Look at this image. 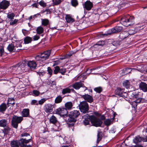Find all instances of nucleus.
Instances as JSON below:
<instances>
[{"instance_id": "nucleus-21", "label": "nucleus", "mask_w": 147, "mask_h": 147, "mask_svg": "<svg viewBox=\"0 0 147 147\" xmlns=\"http://www.w3.org/2000/svg\"><path fill=\"white\" fill-rule=\"evenodd\" d=\"M65 19L66 22L68 23H71L74 21V19L73 18L69 15H67L66 16Z\"/></svg>"}, {"instance_id": "nucleus-63", "label": "nucleus", "mask_w": 147, "mask_h": 147, "mask_svg": "<svg viewBox=\"0 0 147 147\" xmlns=\"http://www.w3.org/2000/svg\"><path fill=\"white\" fill-rule=\"evenodd\" d=\"M15 71L16 72V73H17L18 72V64H16V65L14 66Z\"/></svg>"}, {"instance_id": "nucleus-6", "label": "nucleus", "mask_w": 147, "mask_h": 147, "mask_svg": "<svg viewBox=\"0 0 147 147\" xmlns=\"http://www.w3.org/2000/svg\"><path fill=\"white\" fill-rule=\"evenodd\" d=\"M90 120L93 125L96 127L100 126L102 123L100 119L93 116H91Z\"/></svg>"}, {"instance_id": "nucleus-47", "label": "nucleus", "mask_w": 147, "mask_h": 147, "mask_svg": "<svg viewBox=\"0 0 147 147\" xmlns=\"http://www.w3.org/2000/svg\"><path fill=\"white\" fill-rule=\"evenodd\" d=\"M46 100L45 98H43L42 99L38 101V105H42L45 101Z\"/></svg>"}, {"instance_id": "nucleus-43", "label": "nucleus", "mask_w": 147, "mask_h": 147, "mask_svg": "<svg viewBox=\"0 0 147 147\" xmlns=\"http://www.w3.org/2000/svg\"><path fill=\"white\" fill-rule=\"evenodd\" d=\"M15 15L13 13H9L7 14V17L10 20L13 19Z\"/></svg>"}, {"instance_id": "nucleus-45", "label": "nucleus", "mask_w": 147, "mask_h": 147, "mask_svg": "<svg viewBox=\"0 0 147 147\" xmlns=\"http://www.w3.org/2000/svg\"><path fill=\"white\" fill-rule=\"evenodd\" d=\"M33 93L34 96H37L40 94V92L37 90H34L33 91Z\"/></svg>"}, {"instance_id": "nucleus-28", "label": "nucleus", "mask_w": 147, "mask_h": 147, "mask_svg": "<svg viewBox=\"0 0 147 147\" xmlns=\"http://www.w3.org/2000/svg\"><path fill=\"white\" fill-rule=\"evenodd\" d=\"M7 108L5 104L3 103L0 105V111L3 112L5 111Z\"/></svg>"}, {"instance_id": "nucleus-50", "label": "nucleus", "mask_w": 147, "mask_h": 147, "mask_svg": "<svg viewBox=\"0 0 147 147\" xmlns=\"http://www.w3.org/2000/svg\"><path fill=\"white\" fill-rule=\"evenodd\" d=\"M59 72L61 73L62 75H64L66 72V69L65 68L60 69Z\"/></svg>"}, {"instance_id": "nucleus-64", "label": "nucleus", "mask_w": 147, "mask_h": 147, "mask_svg": "<svg viewBox=\"0 0 147 147\" xmlns=\"http://www.w3.org/2000/svg\"><path fill=\"white\" fill-rule=\"evenodd\" d=\"M59 62L58 61H55V62L54 63V64L53 65V66H55L56 65H57L58 64H59Z\"/></svg>"}, {"instance_id": "nucleus-9", "label": "nucleus", "mask_w": 147, "mask_h": 147, "mask_svg": "<svg viewBox=\"0 0 147 147\" xmlns=\"http://www.w3.org/2000/svg\"><path fill=\"white\" fill-rule=\"evenodd\" d=\"M26 63L25 61H23L22 62L18 64V72L16 74L22 73L24 69V67L26 65Z\"/></svg>"}, {"instance_id": "nucleus-5", "label": "nucleus", "mask_w": 147, "mask_h": 147, "mask_svg": "<svg viewBox=\"0 0 147 147\" xmlns=\"http://www.w3.org/2000/svg\"><path fill=\"white\" fill-rule=\"evenodd\" d=\"M21 136L25 137L24 138H22L20 140V142L21 143H28L32 140V137L28 133H23L21 134Z\"/></svg>"}, {"instance_id": "nucleus-19", "label": "nucleus", "mask_w": 147, "mask_h": 147, "mask_svg": "<svg viewBox=\"0 0 147 147\" xmlns=\"http://www.w3.org/2000/svg\"><path fill=\"white\" fill-rule=\"evenodd\" d=\"M140 88L144 91H147V84L144 82H141L140 85Z\"/></svg>"}, {"instance_id": "nucleus-32", "label": "nucleus", "mask_w": 147, "mask_h": 147, "mask_svg": "<svg viewBox=\"0 0 147 147\" xmlns=\"http://www.w3.org/2000/svg\"><path fill=\"white\" fill-rule=\"evenodd\" d=\"M70 89L68 88H67L63 89L62 93L63 94H64L66 93H70Z\"/></svg>"}, {"instance_id": "nucleus-24", "label": "nucleus", "mask_w": 147, "mask_h": 147, "mask_svg": "<svg viewBox=\"0 0 147 147\" xmlns=\"http://www.w3.org/2000/svg\"><path fill=\"white\" fill-rule=\"evenodd\" d=\"M114 119V117H113L112 119H105L104 121L105 124L107 126L110 125L112 123Z\"/></svg>"}, {"instance_id": "nucleus-7", "label": "nucleus", "mask_w": 147, "mask_h": 147, "mask_svg": "<svg viewBox=\"0 0 147 147\" xmlns=\"http://www.w3.org/2000/svg\"><path fill=\"white\" fill-rule=\"evenodd\" d=\"M79 108L81 112L84 113H86L89 109L88 104L85 101L80 103Z\"/></svg>"}, {"instance_id": "nucleus-35", "label": "nucleus", "mask_w": 147, "mask_h": 147, "mask_svg": "<svg viewBox=\"0 0 147 147\" xmlns=\"http://www.w3.org/2000/svg\"><path fill=\"white\" fill-rule=\"evenodd\" d=\"M49 21L47 19H42V24L44 26L47 25L49 23Z\"/></svg>"}, {"instance_id": "nucleus-29", "label": "nucleus", "mask_w": 147, "mask_h": 147, "mask_svg": "<svg viewBox=\"0 0 147 147\" xmlns=\"http://www.w3.org/2000/svg\"><path fill=\"white\" fill-rule=\"evenodd\" d=\"M57 121L56 118L53 115L50 118V123L55 124L56 123Z\"/></svg>"}, {"instance_id": "nucleus-22", "label": "nucleus", "mask_w": 147, "mask_h": 147, "mask_svg": "<svg viewBox=\"0 0 147 147\" xmlns=\"http://www.w3.org/2000/svg\"><path fill=\"white\" fill-rule=\"evenodd\" d=\"M29 111L28 109H24L22 111V115L23 117H27L29 115Z\"/></svg>"}, {"instance_id": "nucleus-20", "label": "nucleus", "mask_w": 147, "mask_h": 147, "mask_svg": "<svg viewBox=\"0 0 147 147\" xmlns=\"http://www.w3.org/2000/svg\"><path fill=\"white\" fill-rule=\"evenodd\" d=\"M83 84L81 82H76L73 85L72 87L76 89H78L81 87H83Z\"/></svg>"}, {"instance_id": "nucleus-54", "label": "nucleus", "mask_w": 147, "mask_h": 147, "mask_svg": "<svg viewBox=\"0 0 147 147\" xmlns=\"http://www.w3.org/2000/svg\"><path fill=\"white\" fill-rule=\"evenodd\" d=\"M49 74L51 76L52 74L53 71L50 67H48L47 68Z\"/></svg>"}, {"instance_id": "nucleus-49", "label": "nucleus", "mask_w": 147, "mask_h": 147, "mask_svg": "<svg viewBox=\"0 0 147 147\" xmlns=\"http://www.w3.org/2000/svg\"><path fill=\"white\" fill-rule=\"evenodd\" d=\"M105 44V42L103 41H100L96 43V45L99 46H102Z\"/></svg>"}, {"instance_id": "nucleus-53", "label": "nucleus", "mask_w": 147, "mask_h": 147, "mask_svg": "<svg viewBox=\"0 0 147 147\" xmlns=\"http://www.w3.org/2000/svg\"><path fill=\"white\" fill-rule=\"evenodd\" d=\"M31 104L32 105H38V102L37 101L35 100H32L31 102Z\"/></svg>"}, {"instance_id": "nucleus-4", "label": "nucleus", "mask_w": 147, "mask_h": 147, "mask_svg": "<svg viewBox=\"0 0 147 147\" xmlns=\"http://www.w3.org/2000/svg\"><path fill=\"white\" fill-rule=\"evenodd\" d=\"M23 119L22 117H18L16 115L13 116L12 121V125L13 127L15 128H17L18 124L20 123Z\"/></svg>"}, {"instance_id": "nucleus-40", "label": "nucleus", "mask_w": 147, "mask_h": 147, "mask_svg": "<svg viewBox=\"0 0 147 147\" xmlns=\"http://www.w3.org/2000/svg\"><path fill=\"white\" fill-rule=\"evenodd\" d=\"M128 34L127 32H124L123 33L121 34L120 36H122V38L124 39L127 37L128 36Z\"/></svg>"}, {"instance_id": "nucleus-17", "label": "nucleus", "mask_w": 147, "mask_h": 147, "mask_svg": "<svg viewBox=\"0 0 147 147\" xmlns=\"http://www.w3.org/2000/svg\"><path fill=\"white\" fill-rule=\"evenodd\" d=\"M85 100H86L88 102L91 103L93 101V99L92 96L88 94H85L82 96Z\"/></svg>"}, {"instance_id": "nucleus-26", "label": "nucleus", "mask_w": 147, "mask_h": 147, "mask_svg": "<svg viewBox=\"0 0 147 147\" xmlns=\"http://www.w3.org/2000/svg\"><path fill=\"white\" fill-rule=\"evenodd\" d=\"M7 124V121L5 119H2L0 120V126L1 127H6Z\"/></svg>"}, {"instance_id": "nucleus-31", "label": "nucleus", "mask_w": 147, "mask_h": 147, "mask_svg": "<svg viewBox=\"0 0 147 147\" xmlns=\"http://www.w3.org/2000/svg\"><path fill=\"white\" fill-rule=\"evenodd\" d=\"M32 40V38L31 37L27 36L24 39V43L26 44H28L31 42Z\"/></svg>"}, {"instance_id": "nucleus-25", "label": "nucleus", "mask_w": 147, "mask_h": 147, "mask_svg": "<svg viewBox=\"0 0 147 147\" xmlns=\"http://www.w3.org/2000/svg\"><path fill=\"white\" fill-rule=\"evenodd\" d=\"M7 49L10 52H14L16 51L15 47L12 44H9L8 46Z\"/></svg>"}, {"instance_id": "nucleus-33", "label": "nucleus", "mask_w": 147, "mask_h": 147, "mask_svg": "<svg viewBox=\"0 0 147 147\" xmlns=\"http://www.w3.org/2000/svg\"><path fill=\"white\" fill-rule=\"evenodd\" d=\"M37 33L38 34H40L43 33L44 29L42 27L39 26L36 29Z\"/></svg>"}, {"instance_id": "nucleus-44", "label": "nucleus", "mask_w": 147, "mask_h": 147, "mask_svg": "<svg viewBox=\"0 0 147 147\" xmlns=\"http://www.w3.org/2000/svg\"><path fill=\"white\" fill-rule=\"evenodd\" d=\"M39 4L43 7H45L46 6V3L43 0H41L39 3Z\"/></svg>"}, {"instance_id": "nucleus-16", "label": "nucleus", "mask_w": 147, "mask_h": 147, "mask_svg": "<svg viewBox=\"0 0 147 147\" xmlns=\"http://www.w3.org/2000/svg\"><path fill=\"white\" fill-rule=\"evenodd\" d=\"M53 106L51 104H46L45 105V109L46 112L50 113L53 110Z\"/></svg>"}, {"instance_id": "nucleus-51", "label": "nucleus", "mask_w": 147, "mask_h": 147, "mask_svg": "<svg viewBox=\"0 0 147 147\" xmlns=\"http://www.w3.org/2000/svg\"><path fill=\"white\" fill-rule=\"evenodd\" d=\"M73 54V52H69L66 55H65V57L63 59H65L70 57L71 56H72Z\"/></svg>"}, {"instance_id": "nucleus-1", "label": "nucleus", "mask_w": 147, "mask_h": 147, "mask_svg": "<svg viewBox=\"0 0 147 147\" xmlns=\"http://www.w3.org/2000/svg\"><path fill=\"white\" fill-rule=\"evenodd\" d=\"M80 115L79 111L74 110L70 112L69 118L67 120V123L69 127H70L74 126V123L76 121V118Z\"/></svg>"}, {"instance_id": "nucleus-62", "label": "nucleus", "mask_w": 147, "mask_h": 147, "mask_svg": "<svg viewBox=\"0 0 147 147\" xmlns=\"http://www.w3.org/2000/svg\"><path fill=\"white\" fill-rule=\"evenodd\" d=\"M111 33H117L116 30L115 28H112L111 30Z\"/></svg>"}, {"instance_id": "nucleus-46", "label": "nucleus", "mask_w": 147, "mask_h": 147, "mask_svg": "<svg viewBox=\"0 0 147 147\" xmlns=\"http://www.w3.org/2000/svg\"><path fill=\"white\" fill-rule=\"evenodd\" d=\"M94 90L96 92L99 93L102 91V89L100 87H97L94 89Z\"/></svg>"}, {"instance_id": "nucleus-48", "label": "nucleus", "mask_w": 147, "mask_h": 147, "mask_svg": "<svg viewBox=\"0 0 147 147\" xmlns=\"http://www.w3.org/2000/svg\"><path fill=\"white\" fill-rule=\"evenodd\" d=\"M53 4L54 5H57L59 4L61 2V0H53Z\"/></svg>"}, {"instance_id": "nucleus-23", "label": "nucleus", "mask_w": 147, "mask_h": 147, "mask_svg": "<svg viewBox=\"0 0 147 147\" xmlns=\"http://www.w3.org/2000/svg\"><path fill=\"white\" fill-rule=\"evenodd\" d=\"M65 109L67 110L71 109L73 106L72 102H68L66 103L65 105Z\"/></svg>"}, {"instance_id": "nucleus-59", "label": "nucleus", "mask_w": 147, "mask_h": 147, "mask_svg": "<svg viewBox=\"0 0 147 147\" xmlns=\"http://www.w3.org/2000/svg\"><path fill=\"white\" fill-rule=\"evenodd\" d=\"M39 38V37L37 35L34 36L33 37V39L34 40H36Z\"/></svg>"}, {"instance_id": "nucleus-10", "label": "nucleus", "mask_w": 147, "mask_h": 147, "mask_svg": "<svg viewBox=\"0 0 147 147\" xmlns=\"http://www.w3.org/2000/svg\"><path fill=\"white\" fill-rule=\"evenodd\" d=\"M56 113L61 116L65 117L67 114V110L64 108H59L56 109Z\"/></svg>"}, {"instance_id": "nucleus-37", "label": "nucleus", "mask_w": 147, "mask_h": 147, "mask_svg": "<svg viewBox=\"0 0 147 147\" xmlns=\"http://www.w3.org/2000/svg\"><path fill=\"white\" fill-rule=\"evenodd\" d=\"M15 68L14 66H13L11 67L9 69V70L10 72L12 74H16V72L15 70Z\"/></svg>"}, {"instance_id": "nucleus-41", "label": "nucleus", "mask_w": 147, "mask_h": 147, "mask_svg": "<svg viewBox=\"0 0 147 147\" xmlns=\"http://www.w3.org/2000/svg\"><path fill=\"white\" fill-rule=\"evenodd\" d=\"M129 82L127 80H126L124 81L123 83V86L126 88H127L129 87Z\"/></svg>"}, {"instance_id": "nucleus-42", "label": "nucleus", "mask_w": 147, "mask_h": 147, "mask_svg": "<svg viewBox=\"0 0 147 147\" xmlns=\"http://www.w3.org/2000/svg\"><path fill=\"white\" fill-rule=\"evenodd\" d=\"M55 69L54 70V73L55 74H57L59 72L60 68L58 66H56L54 67Z\"/></svg>"}, {"instance_id": "nucleus-30", "label": "nucleus", "mask_w": 147, "mask_h": 147, "mask_svg": "<svg viewBox=\"0 0 147 147\" xmlns=\"http://www.w3.org/2000/svg\"><path fill=\"white\" fill-rule=\"evenodd\" d=\"M62 97L60 95L58 96L55 99V102L56 103H60L62 101Z\"/></svg>"}, {"instance_id": "nucleus-3", "label": "nucleus", "mask_w": 147, "mask_h": 147, "mask_svg": "<svg viewBox=\"0 0 147 147\" xmlns=\"http://www.w3.org/2000/svg\"><path fill=\"white\" fill-rule=\"evenodd\" d=\"M50 54V51L48 50L42 53L40 55H37L35 59L37 61H39L40 63L42 64V62L48 59Z\"/></svg>"}, {"instance_id": "nucleus-55", "label": "nucleus", "mask_w": 147, "mask_h": 147, "mask_svg": "<svg viewBox=\"0 0 147 147\" xmlns=\"http://www.w3.org/2000/svg\"><path fill=\"white\" fill-rule=\"evenodd\" d=\"M18 21V20L15 19L13 21L10 22V25H13L16 24Z\"/></svg>"}, {"instance_id": "nucleus-27", "label": "nucleus", "mask_w": 147, "mask_h": 147, "mask_svg": "<svg viewBox=\"0 0 147 147\" xmlns=\"http://www.w3.org/2000/svg\"><path fill=\"white\" fill-rule=\"evenodd\" d=\"M142 139L141 137L139 136H138L135 137V138L133 140V142L135 144H137L138 142H140Z\"/></svg>"}, {"instance_id": "nucleus-11", "label": "nucleus", "mask_w": 147, "mask_h": 147, "mask_svg": "<svg viewBox=\"0 0 147 147\" xmlns=\"http://www.w3.org/2000/svg\"><path fill=\"white\" fill-rule=\"evenodd\" d=\"M9 3L7 1L3 0L0 3V10H5L7 9L9 6Z\"/></svg>"}, {"instance_id": "nucleus-61", "label": "nucleus", "mask_w": 147, "mask_h": 147, "mask_svg": "<svg viewBox=\"0 0 147 147\" xmlns=\"http://www.w3.org/2000/svg\"><path fill=\"white\" fill-rule=\"evenodd\" d=\"M38 4L37 3H35L32 5V6L33 7H35L36 8L38 7Z\"/></svg>"}, {"instance_id": "nucleus-58", "label": "nucleus", "mask_w": 147, "mask_h": 147, "mask_svg": "<svg viewBox=\"0 0 147 147\" xmlns=\"http://www.w3.org/2000/svg\"><path fill=\"white\" fill-rule=\"evenodd\" d=\"M128 34L130 35H132L134 34L135 32H134V31L133 30H130L128 32Z\"/></svg>"}, {"instance_id": "nucleus-8", "label": "nucleus", "mask_w": 147, "mask_h": 147, "mask_svg": "<svg viewBox=\"0 0 147 147\" xmlns=\"http://www.w3.org/2000/svg\"><path fill=\"white\" fill-rule=\"evenodd\" d=\"M115 94L117 95L124 98L127 96V93L124 92V89L118 88L115 90Z\"/></svg>"}, {"instance_id": "nucleus-56", "label": "nucleus", "mask_w": 147, "mask_h": 147, "mask_svg": "<svg viewBox=\"0 0 147 147\" xmlns=\"http://www.w3.org/2000/svg\"><path fill=\"white\" fill-rule=\"evenodd\" d=\"M4 53V50L3 48L2 47H1L0 48V53H1V56Z\"/></svg>"}, {"instance_id": "nucleus-57", "label": "nucleus", "mask_w": 147, "mask_h": 147, "mask_svg": "<svg viewBox=\"0 0 147 147\" xmlns=\"http://www.w3.org/2000/svg\"><path fill=\"white\" fill-rule=\"evenodd\" d=\"M25 143H22L21 145V147H32L30 145H26Z\"/></svg>"}, {"instance_id": "nucleus-38", "label": "nucleus", "mask_w": 147, "mask_h": 147, "mask_svg": "<svg viewBox=\"0 0 147 147\" xmlns=\"http://www.w3.org/2000/svg\"><path fill=\"white\" fill-rule=\"evenodd\" d=\"M72 5L74 7H76L78 5V1L77 0H72L71 1Z\"/></svg>"}, {"instance_id": "nucleus-39", "label": "nucleus", "mask_w": 147, "mask_h": 147, "mask_svg": "<svg viewBox=\"0 0 147 147\" xmlns=\"http://www.w3.org/2000/svg\"><path fill=\"white\" fill-rule=\"evenodd\" d=\"M10 104L12 105L14 104V100L13 98H12L9 99L8 101L7 105Z\"/></svg>"}, {"instance_id": "nucleus-14", "label": "nucleus", "mask_w": 147, "mask_h": 147, "mask_svg": "<svg viewBox=\"0 0 147 147\" xmlns=\"http://www.w3.org/2000/svg\"><path fill=\"white\" fill-rule=\"evenodd\" d=\"M93 6V4L92 2L89 1H86L84 5V7L87 10H90Z\"/></svg>"}, {"instance_id": "nucleus-13", "label": "nucleus", "mask_w": 147, "mask_h": 147, "mask_svg": "<svg viewBox=\"0 0 147 147\" xmlns=\"http://www.w3.org/2000/svg\"><path fill=\"white\" fill-rule=\"evenodd\" d=\"M26 64H27L28 66L31 69H35L37 65L36 63L34 61H28Z\"/></svg>"}, {"instance_id": "nucleus-36", "label": "nucleus", "mask_w": 147, "mask_h": 147, "mask_svg": "<svg viewBox=\"0 0 147 147\" xmlns=\"http://www.w3.org/2000/svg\"><path fill=\"white\" fill-rule=\"evenodd\" d=\"M97 143H98L102 139V133L100 132H98L97 134Z\"/></svg>"}, {"instance_id": "nucleus-18", "label": "nucleus", "mask_w": 147, "mask_h": 147, "mask_svg": "<svg viewBox=\"0 0 147 147\" xmlns=\"http://www.w3.org/2000/svg\"><path fill=\"white\" fill-rule=\"evenodd\" d=\"M22 143H21L20 140L19 142L17 141H11V147H21Z\"/></svg>"}, {"instance_id": "nucleus-15", "label": "nucleus", "mask_w": 147, "mask_h": 147, "mask_svg": "<svg viewBox=\"0 0 147 147\" xmlns=\"http://www.w3.org/2000/svg\"><path fill=\"white\" fill-rule=\"evenodd\" d=\"M90 116L88 114H86L82 117V118L84 119L83 123L85 125H88L89 123V120H90Z\"/></svg>"}, {"instance_id": "nucleus-34", "label": "nucleus", "mask_w": 147, "mask_h": 147, "mask_svg": "<svg viewBox=\"0 0 147 147\" xmlns=\"http://www.w3.org/2000/svg\"><path fill=\"white\" fill-rule=\"evenodd\" d=\"M146 100L143 98H139L136 100L134 102L135 103H143L145 102Z\"/></svg>"}, {"instance_id": "nucleus-12", "label": "nucleus", "mask_w": 147, "mask_h": 147, "mask_svg": "<svg viewBox=\"0 0 147 147\" xmlns=\"http://www.w3.org/2000/svg\"><path fill=\"white\" fill-rule=\"evenodd\" d=\"M11 130L10 128L8 127H6L4 129L2 130V132L1 133L0 136L2 138H3L4 137L8 134Z\"/></svg>"}, {"instance_id": "nucleus-60", "label": "nucleus", "mask_w": 147, "mask_h": 147, "mask_svg": "<svg viewBox=\"0 0 147 147\" xmlns=\"http://www.w3.org/2000/svg\"><path fill=\"white\" fill-rule=\"evenodd\" d=\"M36 14H35L33 16H31L29 18V19L30 20L31 19H34L36 17Z\"/></svg>"}, {"instance_id": "nucleus-2", "label": "nucleus", "mask_w": 147, "mask_h": 147, "mask_svg": "<svg viewBox=\"0 0 147 147\" xmlns=\"http://www.w3.org/2000/svg\"><path fill=\"white\" fill-rule=\"evenodd\" d=\"M120 22L122 24L126 27L131 26L134 23V18L127 15L121 18Z\"/></svg>"}, {"instance_id": "nucleus-52", "label": "nucleus", "mask_w": 147, "mask_h": 147, "mask_svg": "<svg viewBox=\"0 0 147 147\" xmlns=\"http://www.w3.org/2000/svg\"><path fill=\"white\" fill-rule=\"evenodd\" d=\"M115 28L117 32H120L122 30V27L121 26H117Z\"/></svg>"}]
</instances>
